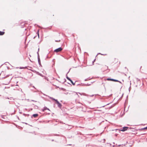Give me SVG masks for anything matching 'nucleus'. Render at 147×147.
Here are the masks:
<instances>
[{
	"mask_svg": "<svg viewBox=\"0 0 147 147\" xmlns=\"http://www.w3.org/2000/svg\"><path fill=\"white\" fill-rule=\"evenodd\" d=\"M107 80H109V81L111 80V81H114V82H119L120 83H121V82H120L119 81V80H117L113 79L108 78L107 79Z\"/></svg>",
	"mask_w": 147,
	"mask_h": 147,
	"instance_id": "obj_2",
	"label": "nucleus"
},
{
	"mask_svg": "<svg viewBox=\"0 0 147 147\" xmlns=\"http://www.w3.org/2000/svg\"><path fill=\"white\" fill-rule=\"evenodd\" d=\"M38 114H34L32 115V116L34 118L38 116Z\"/></svg>",
	"mask_w": 147,
	"mask_h": 147,
	"instance_id": "obj_8",
	"label": "nucleus"
},
{
	"mask_svg": "<svg viewBox=\"0 0 147 147\" xmlns=\"http://www.w3.org/2000/svg\"><path fill=\"white\" fill-rule=\"evenodd\" d=\"M37 54H38V63L40 65H41V63H40V59L39 58V56L38 53V51L37 52Z\"/></svg>",
	"mask_w": 147,
	"mask_h": 147,
	"instance_id": "obj_5",
	"label": "nucleus"
},
{
	"mask_svg": "<svg viewBox=\"0 0 147 147\" xmlns=\"http://www.w3.org/2000/svg\"><path fill=\"white\" fill-rule=\"evenodd\" d=\"M49 98L51 99H52V100H53L55 101L56 102L57 100V99H55V98H53V97H49Z\"/></svg>",
	"mask_w": 147,
	"mask_h": 147,
	"instance_id": "obj_9",
	"label": "nucleus"
},
{
	"mask_svg": "<svg viewBox=\"0 0 147 147\" xmlns=\"http://www.w3.org/2000/svg\"><path fill=\"white\" fill-rule=\"evenodd\" d=\"M125 145L124 144V145L123 144H120L118 146H125Z\"/></svg>",
	"mask_w": 147,
	"mask_h": 147,
	"instance_id": "obj_13",
	"label": "nucleus"
},
{
	"mask_svg": "<svg viewBox=\"0 0 147 147\" xmlns=\"http://www.w3.org/2000/svg\"><path fill=\"white\" fill-rule=\"evenodd\" d=\"M129 128L127 127H123V128H121V129L120 130V131H124L127 130V129H128Z\"/></svg>",
	"mask_w": 147,
	"mask_h": 147,
	"instance_id": "obj_3",
	"label": "nucleus"
},
{
	"mask_svg": "<svg viewBox=\"0 0 147 147\" xmlns=\"http://www.w3.org/2000/svg\"><path fill=\"white\" fill-rule=\"evenodd\" d=\"M56 103L58 105V106L60 108H61L62 107L61 104L58 101V100H57L56 102Z\"/></svg>",
	"mask_w": 147,
	"mask_h": 147,
	"instance_id": "obj_4",
	"label": "nucleus"
},
{
	"mask_svg": "<svg viewBox=\"0 0 147 147\" xmlns=\"http://www.w3.org/2000/svg\"><path fill=\"white\" fill-rule=\"evenodd\" d=\"M5 32H1L0 31V35H2L4 34Z\"/></svg>",
	"mask_w": 147,
	"mask_h": 147,
	"instance_id": "obj_10",
	"label": "nucleus"
},
{
	"mask_svg": "<svg viewBox=\"0 0 147 147\" xmlns=\"http://www.w3.org/2000/svg\"><path fill=\"white\" fill-rule=\"evenodd\" d=\"M32 100V101L35 102H36V101H35L34 100Z\"/></svg>",
	"mask_w": 147,
	"mask_h": 147,
	"instance_id": "obj_16",
	"label": "nucleus"
},
{
	"mask_svg": "<svg viewBox=\"0 0 147 147\" xmlns=\"http://www.w3.org/2000/svg\"><path fill=\"white\" fill-rule=\"evenodd\" d=\"M147 129V126L146 127L141 128V130H145V129Z\"/></svg>",
	"mask_w": 147,
	"mask_h": 147,
	"instance_id": "obj_11",
	"label": "nucleus"
},
{
	"mask_svg": "<svg viewBox=\"0 0 147 147\" xmlns=\"http://www.w3.org/2000/svg\"><path fill=\"white\" fill-rule=\"evenodd\" d=\"M39 48L38 49V51H39Z\"/></svg>",
	"mask_w": 147,
	"mask_h": 147,
	"instance_id": "obj_20",
	"label": "nucleus"
},
{
	"mask_svg": "<svg viewBox=\"0 0 147 147\" xmlns=\"http://www.w3.org/2000/svg\"><path fill=\"white\" fill-rule=\"evenodd\" d=\"M62 48L60 47H59L56 49H55L54 51V52L56 53H58L61 51L62 50Z\"/></svg>",
	"mask_w": 147,
	"mask_h": 147,
	"instance_id": "obj_1",
	"label": "nucleus"
},
{
	"mask_svg": "<svg viewBox=\"0 0 147 147\" xmlns=\"http://www.w3.org/2000/svg\"><path fill=\"white\" fill-rule=\"evenodd\" d=\"M52 141H53V140H52Z\"/></svg>",
	"mask_w": 147,
	"mask_h": 147,
	"instance_id": "obj_21",
	"label": "nucleus"
},
{
	"mask_svg": "<svg viewBox=\"0 0 147 147\" xmlns=\"http://www.w3.org/2000/svg\"><path fill=\"white\" fill-rule=\"evenodd\" d=\"M8 76H9L7 75V76H6V77H5L4 78H6V77H7Z\"/></svg>",
	"mask_w": 147,
	"mask_h": 147,
	"instance_id": "obj_17",
	"label": "nucleus"
},
{
	"mask_svg": "<svg viewBox=\"0 0 147 147\" xmlns=\"http://www.w3.org/2000/svg\"><path fill=\"white\" fill-rule=\"evenodd\" d=\"M95 60H96V59H94V60L93 61V63H94L95 61Z\"/></svg>",
	"mask_w": 147,
	"mask_h": 147,
	"instance_id": "obj_15",
	"label": "nucleus"
},
{
	"mask_svg": "<svg viewBox=\"0 0 147 147\" xmlns=\"http://www.w3.org/2000/svg\"><path fill=\"white\" fill-rule=\"evenodd\" d=\"M46 110H48L49 111V109L45 107H44V108L42 109V111L44 112Z\"/></svg>",
	"mask_w": 147,
	"mask_h": 147,
	"instance_id": "obj_6",
	"label": "nucleus"
},
{
	"mask_svg": "<svg viewBox=\"0 0 147 147\" xmlns=\"http://www.w3.org/2000/svg\"><path fill=\"white\" fill-rule=\"evenodd\" d=\"M35 72L36 73V74H38V75H39L42 77H43V76L41 74L39 73L38 72L36 71H35Z\"/></svg>",
	"mask_w": 147,
	"mask_h": 147,
	"instance_id": "obj_7",
	"label": "nucleus"
},
{
	"mask_svg": "<svg viewBox=\"0 0 147 147\" xmlns=\"http://www.w3.org/2000/svg\"><path fill=\"white\" fill-rule=\"evenodd\" d=\"M33 87H34V88H35V87L34 86H33Z\"/></svg>",
	"mask_w": 147,
	"mask_h": 147,
	"instance_id": "obj_18",
	"label": "nucleus"
},
{
	"mask_svg": "<svg viewBox=\"0 0 147 147\" xmlns=\"http://www.w3.org/2000/svg\"><path fill=\"white\" fill-rule=\"evenodd\" d=\"M93 95H92V96H92Z\"/></svg>",
	"mask_w": 147,
	"mask_h": 147,
	"instance_id": "obj_19",
	"label": "nucleus"
},
{
	"mask_svg": "<svg viewBox=\"0 0 147 147\" xmlns=\"http://www.w3.org/2000/svg\"><path fill=\"white\" fill-rule=\"evenodd\" d=\"M66 78H67V80H69L70 81L71 80L70 79V78H69V77H67V76L66 77Z\"/></svg>",
	"mask_w": 147,
	"mask_h": 147,
	"instance_id": "obj_14",
	"label": "nucleus"
},
{
	"mask_svg": "<svg viewBox=\"0 0 147 147\" xmlns=\"http://www.w3.org/2000/svg\"><path fill=\"white\" fill-rule=\"evenodd\" d=\"M71 83L74 85H75V83H74V82L72 81L71 80L70 81Z\"/></svg>",
	"mask_w": 147,
	"mask_h": 147,
	"instance_id": "obj_12",
	"label": "nucleus"
}]
</instances>
